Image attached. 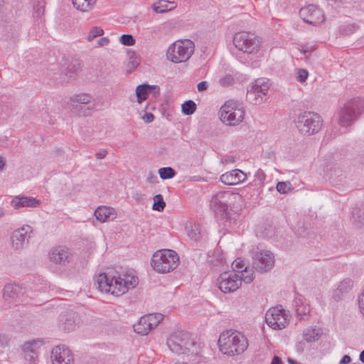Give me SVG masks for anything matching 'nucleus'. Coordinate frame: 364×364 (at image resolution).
Instances as JSON below:
<instances>
[{"instance_id": "f257e3e1", "label": "nucleus", "mask_w": 364, "mask_h": 364, "mask_svg": "<svg viewBox=\"0 0 364 364\" xmlns=\"http://www.w3.org/2000/svg\"><path fill=\"white\" fill-rule=\"evenodd\" d=\"M138 283V277L129 274L122 277L104 272L100 274L97 279L98 289L101 291L110 293L116 296L125 294L129 289L134 288Z\"/></svg>"}, {"instance_id": "f03ea898", "label": "nucleus", "mask_w": 364, "mask_h": 364, "mask_svg": "<svg viewBox=\"0 0 364 364\" xmlns=\"http://www.w3.org/2000/svg\"><path fill=\"white\" fill-rule=\"evenodd\" d=\"M218 346L223 353L233 356L241 354L247 350L248 341L241 332L229 329L220 333Z\"/></svg>"}, {"instance_id": "7ed1b4c3", "label": "nucleus", "mask_w": 364, "mask_h": 364, "mask_svg": "<svg viewBox=\"0 0 364 364\" xmlns=\"http://www.w3.org/2000/svg\"><path fill=\"white\" fill-rule=\"evenodd\" d=\"M169 350L178 355H196L200 353V346L191 336L183 331L172 333L166 340Z\"/></svg>"}, {"instance_id": "20e7f679", "label": "nucleus", "mask_w": 364, "mask_h": 364, "mask_svg": "<svg viewBox=\"0 0 364 364\" xmlns=\"http://www.w3.org/2000/svg\"><path fill=\"white\" fill-rule=\"evenodd\" d=\"M296 127L300 134L305 136H311L317 134L321 130L323 119L321 117L310 111L299 112L295 119Z\"/></svg>"}, {"instance_id": "39448f33", "label": "nucleus", "mask_w": 364, "mask_h": 364, "mask_svg": "<svg viewBox=\"0 0 364 364\" xmlns=\"http://www.w3.org/2000/svg\"><path fill=\"white\" fill-rule=\"evenodd\" d=\"M364 112V100L360 97L348 101L338 113V122L342 127H348L357 121Z\"/></svg>"}, {"instance_id": "423d86ee", "label": "nucleus", "mask_w": 364, "mask_h": 364, "mask_svg": "<svg viewBox=\"0 0 364 364\" xmlns=\"http://www.w3.org/2000/svg\"><path fill=\"white\" fill-rule=\"evenodd\" d=\"M179 263L178 254L171 250H161L156 251L152 256L151 264L153 269L159 273H168L175 269Z\"/></svg>"}, {"instance_id": "0eeeda50", "label": "nucleus", "mask_w": 364, "mask_h": 364, "mask_svg": "<svg viewBox=\"0 0 364 364\" xmlns=\"http://www.w3.org/2000/svg\"><path fill=\"white\" fill-rule=\"evenodd\" d=\"M235 48L248 55L258 56L261 50V41L252 33L241 31L236 33L233 38Z\"/></svg>"}, {"instance_id": "6e6552de", "label": "nucleus", "mask_w": 364, "mask_h": 364, "mask_svg": "<svg viewBox=\"0 0 364 364\" xmlns=\"http://www.w3.org/2000/svg\"><path fill=\"white\" fill-rule=\"evenodd\" d=\"M194 43L189 39L181 40L173 43L167 50V59L178 63L187 61L193 54Z\"/></svg>"}, {"instance_id": "1a4fd4ad", "label": "nucleus", "mask_w": 364, "mask_h": 364, "mask_svg": "<svg viewBox=\"0 0 364 364\" xmlns=\"http://www.w3.org/2000/svg\"><path fill=\"white\" fill-rule=\"evenodd\" d=\"M220 119L227 125L236 126L244 119L245 111L241 104L235 101H228L221 107Z\"/></svg>"}, {"instance_id": "9d476101", "label": "nucleus", "mask_w": 364, "mask_h": 364, "mask_svg": "<svg viewBox=\"0 0 364 364\" xmlns=\"http://www.w3.org/2000/svg\"><path fill=\"white\" fill-rule=\"evenodd\" d=\"M269 80L267 78L255 80L247 89L246 98L251 104L259 105L266 100L269 89Z\"/></svg>"}, {"instance_id": "9b49d317", "label": "nucleus", "mask_w": 364, "mask_h": 364, "mask_svg": "<svg viewBox=\"0 0 364 364\" xmlns=\"http://www.w3.org/2000/svg\"><path fill=\"white\" fill-rule=\"evenodd\" d=\"M250 253L252 259V266L257 271L265 272L273 267L274 257L270 251L260 250L256 247H253Z\"/></svg>"}, {"instance_id": "f8f14e48", "label": "nucleus", "mask_w": 364, "mask_h": 364, "mask_svg": "<svg viewBox=\"0 0 364 364\" xmlns=\"http://www.w3.org/2000/svg\"><path fill=\"white\" fill-rule=\"evenodd\" d=\"M289 314L279 307L269 309L266 313L265 320L267 325L274 330H281L287 327L289 322Z\"/></svg>"}, {"instance_id": "ddd939ff", "label": "nucleus", "mask_w": 364, "mask_h": 364, "mask_svg": "<svg viewBox=\"0 0 364 364\" xmlns=\"http://www.w3.org/2000/svg\"><path fill=\"white\" fill-rule=\"evenodd\" d=\"M163 319L161 314H150L141 317L139 321L133 326L134 331L141 335H147L156 328Z\"/></svg>"}, {"instance_id": "4468645a", "label": "nucleus", "mask_w": 364, "mask_h": 364, "mask_svg": "<svg viewBox=\"0 0 364 364\" xmlns=\"http://www.w3.org/2000/svg\"><path fill=\"white\" fill-rule=\"evenodd\" d=\"M219 289L225 294L231 293L239 289L240 280L235 272H225L218 278Z\"/></svg>"}, {"instance_id": "2eb2a0df", "label": "nucleus", "mask_w": 364, "mask_h": 364, "mask_svg": "<svg viewBox=\"0 0 364 364\" xmlns=\"http://www.w3.org/2000/svg\"><path fill=\"white\" fill-rule=\"evenodd\" d=\"M79 323L80 316L77 312L73 310L60 313L58 319V328L66 333L75 331Z\"/></svg>"}, {"instance_id": "dca6fc26", "label": "nucleus", "mask_w": 364, "mask_h": 364, "mask_svg": "<svg viewBox=\"0 0 364 364\" xmlns=\"http://www.w3.org/2000/svg\"><path fill=\"white\" fill-rule=\"evenodd\" d=\"M299 16L304 22L314 26L318 25L324 21L323 11L313 4L302 7L299 11Z\"/></svg>"}, {"instance_id": "f3484780", "label": "nucleus", "mask_w": 364, "mask_h": 364, "mask_svg": "<svg viewBox=\"0 0 364 364\" xmlns=\"http://www.w3.org/2000/svg\"><path fill=\"white\" fill-rule=\"evenodd\" d=\"M53 364H73L74 358L70 350L64 345L55 346L51 351Z\"/></svg>"}, {"instance_id": "a211bd4d", "label": "nucleus", "mask_w": 364, "mask_h": 364, "mask_svg": "<svg viewBox=\"0 0 364 364\" xmlns=\"http://www.w3.org/2000/svg\"><path fill=\"white\" fill-rule=\"evenodd\" d=\"M30 232H31V228L29 225L23 226L14 230L11 236L13 248L18 250L26 247L28 243Z\"/></svg>"}, {"instance_id": "6ab92c4d", "label": "nucleus", "mask_w": 364, "mask_h": 364, "mask_svg": "<svg viewBox=\"0 0 364 364\" xmlns=\"http://www.w3.org/2000/svg\"><path fill=\"white\" fill-rule=\"evenodd\" d=\"M50 262L62 267L68 266L73 260V255L69 249L58 247L52 249L49 253Z\"/></svg>"}, {"instance_id": "aec40b11", "label": "nucleus", "mask_w": 364, "mask_h": 364, "mask_svg": "<svg viewBox=\"0 0 364 364\" xmlns=\"http://www.w3.org/2000/svg\"><path fill=\"white\" fill-rule=\"evenodd\" d=\"M43 346L40 340L26 343L23 346L25 360L28 364H38V350Z\"/></svg>"}, {"instance_id": "412c9836", "label": "nucleus", "mask_w": 364, "mask_h": 364, "mask_svg": "<svg viewBox=\"0 0 364 364\" xmlns=\"http://www.w3.org/2000/svg\"><path fill=\"white\" fill-rule=\"evenodd\" d=\"M246 178L247 173L240 169L235 168L222 174L220 180L227 186H234L245 181Z\"/></svg>"}, {"instance_id": "4be33fe9", "label": "nucleus", "mask_w": 364, "mask_h": 364, "mask_svg": "<svg viewBox=\"0 0 364 364\" xmlns=\"http://www.w3.org/2000/svg\"><path fill=\"white\" fill-rule=\"evenodd\" d=\"M326 174L330 181L335 186L342 185L346 182L348 177L346 169L338 164L331 167Z\"/></svg>"}, {"instance_id": "5701e85b", "label": "nucleus", "mask_w": 364, "mask_h": 364, "mask_svg": "<svg viewBox=\"0 0 364 364\" xmlns=\"http://www.w3.org/2000/svg\"><path fill=\"white\" fill-rule=\"evenodd\" d=\"M149 93H152L154 96H157L160 93V88L158 85H150L148 84H141L136 88V95L137 97V102L141 103L146 100L147 95Z\"/></svg>"}, {"instance_id": "b1692460", "label": "nucleus", "mask_w": 364, "mask_h": 364, "mask_svg": "<svg viewBox=\"0 0 364 364\" xmlns=\"http://www.w3.org/2000/svg\"><path fill=\"white\" fill-rule=\"evenodd\" d=\"M81 71V63L78 60H74L69 63L67 68L62 73V77L64 81L68 82L71 79H75Z\"/></svg>"}, {"instance_id": "393cba45", "label": "nucleus", "mask_w": 364, "mask_h": 364, "mask_svg": "<svg viewBox=\"0 0 364 364\" xmlns=\"http://www.w3.org/2000/svg\"><path fill=\"white\" fill-rule=\"evenodd\" d=\"M353 287V282L349 278L344 279L340 282L333 292V298L336 301L341 300L343 295L348 293Z\"/></svg>"}, {"instance_id": "a878e982", "label": "nucleus", "mask_w": 364, "mask_h": 364, "mask_svg": "<svg viewBox=\"0 0 364 364\" xmlns=\"http://www.w3.org/2000/svg\"><path fill=\"white\" fill-rule=\"evenodd\" d=\"M95 216L96 219L100 223H105L110 218L112 219L115 218L116 213L113 208L107 206H100L95 211Z\"/></svg>"}, {"instance_id": "bb28decb", "label": "nucleus", "mask_w": 364, "mask_h": 364, "mask_svg": "<svg viewBox=\"0 0 364 364\" xmlns=\"http://www.w3.org/2000/svg\"><path fill=\"white\" fill-rule=\"evenodd\" d=\"M15 208L21 207H36L39 204V200L32 197H16L11 201Z\"/></svg>"}, {"instance_id": "cd10ccee", "label": "nucleus", "mask_w": 364, "mask_h": 364, "mask_svg": "<svg viewBox=\"0 0 364 364\" xmlns=\"http://www.w3.org/2000/svg\"><path fill=\"white\" fill-rule=\"evenodd\" d=\"M92 97L87 94H78L72 96L68 102L70 108L77 107L78 105H88L92 102Z\"/></svg>"}, {"instance_id": "c85d7f7f", "label": "nucleus", "mask_w": 364, "mask_h": 364, "mask_svg": "<svg viewBox=\"0 0 364 364\" xmlns=\"http://www.w3.org/2000/svg\"><path fill=\"white\" fill-rule=\"evenodd\" d=\"M186 230L191 240L196 242L201 237V230L199 224L189 222L186 225Z\"/></svg>"}, {"instance_id": "c756f323", "label": "nucleus", "mask_w": 364, "mask_h": 364, "mask_svg": "<svg viewBox=\"0 0 364 364\" xmlns=\"http://www.w3.org/2000/svg\"><path fill=\"white\" fill-rule=\"evenodd\" d=\"M97 0H72L74 7L82 12L92 9Z\"/></svg>"}, {"instance_id": "7c9ffc66", "label": "nucleus", "mask_w": 364, "mask_h": 364, "mask_svg": "<svg viewBox=\"0 0 364 364\" xmlns=\"http://www.w3.org/2000/svg\"><path fill=\"white\" fill-rule=\"evenodd\" d=\"M174 2L166 0H159L154 4L152 8L156 13H164L175 8Z\"/></svg>"}, {"instance_id": "2f4dec72", "label": "nucleus", "mask_w": 364, "mask_h": 364, "mask_svg": "<svg viewBox=\"0 0 364 364\" xmlns=\"http://www.w3.org/2000/svg\"><path fill=\"white\" fill-rule=\"evenodd\" d=\"M319 336V330L316 328H307L303 333L304 339L309 343L317 341Z\"/></svg>"}, {"instance_id": "473e14b6", "label": "nucleus", "mask_w": 364, "mask_h": 364, "mask_svg": "<svg viewBox=\"0 0 364 364\" xmlns=\"http://www.w3.org/2000/svg\"><path fill=\"white\" fill-rule=\"evenodd\" d=\"M18 289V287L16 285L8 284L5 285L4 288L3 296L5 299H14L17 296L18 293L17 291Z\"/></svg>"}, {"instance_id": "72a5a7b5", "label": "nucleus", "mask_w": 364, "mask_h": 364, "mask_svg": "<svg viewBox=\"0 0 364 364\" xmlns=\"http://www.w3.org/2000/svg\"><path fill=\"white\" fill-rule=\"evenodd\" d=\"M239 275L240 284H242V281H243L246 284H250L254 279V273L252 269H248L247 267H245L242 271H239L237 273Z\"/></svg>"}, {"instance_id": "f704fd0d", "label": "nucleus", "mask_w": 364, "mask_h": 364, "mask_svg": "<svg viewBox=\"0 0 364 364\" xmlns=\"http://www.w3.org/2000/svg\"><path fill=\"white\" fill-rule=\"evenodd\" d=\"M196 110V104L193 100H187L181 105V111L186 115H191Z\"/></svg>"}, {"instance_id": "c9c22d12", "label": "nucleus", "mask_w": 364, "mask_h": 364, "mask_svg": "<svg viewBox=\"0 0 364 364\" xmlns=\"http://www.w3.org/2000/svg\"><path fill=\"white\" fill-rule=\"evenodd\" d=\"M159 174L161 179H170L175 176L176 171L171 167H164L159 170Z\"/></svg>"}, {"instance_id": "e433bc0d", "label": "nucleus", "mask_w": 364, "mask_h": 364, "mask_svg": "<svg viewBox=\"0 0 364 364\" xmlns=\"http://www.w3.org/2000/svg\"><path fill=\"white\" fill-rule=\"evenodd\" d=\"M211 207L216 213H220V215L227 214L228 210L229 205L228 203L225 202L220 203H213V199L211 200Z\"/></svg>"}, {"instance_id": "4c0bfd02", "label": "nucleus", "mask_w": 364, "mask_h": 364, "mask_svg": "<svg viewBox=\"0 0 364 364\" xmlns=\"http://www.w3.org/2000/svg\"><path fill=\"white\" fill-rule=\"evenodd\" d=\"M231 196L232 193L228 191L218 192L213 197V203H220L221 201L228 204V200Z\"/></svg>"}, {"instance_id": "58836bf2", "label": "nucleus", "mask_w": 364, "mask_h": 364, "mask_svg": "<svg viewBox=\"0 0 364 364\" xmlns=\"http://www.w3.org/2000/svg\"><path fill=\"white\" fill-rule=\"evenodd\" d=\"M166 206L162 195L157 194L154 197L152 209L157 211H162Z\"/></svg>"}, {"instance_id": "ea45409f", "label": "nucleus", "mask_w": 364, "mask_h": 364, "mask_svg": "<svg viewBox=\"0 0 364 364\" xmlns=\"http://www.w3.org/2000/svg\"><path fill=\"white\" fill-rule=\"evenodd\" d=\"M104 34V31L100 27H93L89 32V34L87 36V41H92L94 38L101 36Z\"/></svg>"}, {"instance_id": "a19ab883", "label": "nucleus", "mask_w": 364, "mask_h": 364, "mask_svg": "<svg viewBox=\"0 0 364 364\" xmlns=\"http://www.w3.org/2000/svg\"><path fill=\"white\" fill-rule=\"evenodd\" d=\"M357 28L358 26L354 23L345 25L341 26L340 33L342 35L348 36L353 33L357 30Z\"/></svg>"}, {"instance_id": "79ce46f5", "label": "nucleus", "mask_w": 364, "mask_h": 364, "mask_svg": "<svg viewBox=\"0 0 364 364\" xmlns=\"http://www.w3.org/2000/svg\"><path fill=\"white\" fill-rule=\"evenodd\" d=\"M120 43L124 46H133L135 44V39L131 34H123L119 39Z\"/></svg>"}, {"instance_id": "37998d69", "label": "nucleus", "mask_w": 364, "mask_h": 364, "mask_svg": "<svg viewBox=\"0 0 364 364\" xmlns=\"http://www.w3.org/2000/svg\"><path fill=\"white\" fill-rule=\"evenodd\" d=\"M245 267V263L244 261L240 259H237L232 263V270L231 272L237 273L239 271H242Z\"/></svg>"}, {"instance_id": "c03bdc74", "label": "nucleus", "mask_w": 364, "mask_h": 364, "mask_svg": "<svg viewBox=\"0 0 364 364\" xmlns=\"http://www.w3.org/2000/svg\"><path fill=\"white\" fill-rule=\"evenodd\" d=\"M290 183L289 181L287 182H278L277 184V190L280 193H287L288 191L290 188Z\"/></svg>"}, {"instance_id": "a18cd8bd", "label": "nucleus", "mask_w": 364, "mask_h": 364, "mask_svg": "<svg viewBox=\"0 0 364 364\" xmlns=\"http://www.w3.org/2000/svg\"><path fill=\"white\" fill-rule=\"evenodd\" d=\"M234 81V78L230 75H226L221 77L219 80V83L223 87H227L230 85Z\"/></svg>"}, {"instance_id": "49530a36", "label": "nucleus", "mask_w": 364, "mask_h": 364, "mask_svg": "<svg viewBox=\"0 0 364 364\" xmlns=\"http://www.w3.org/2000/svg\"><path fill=\"white\" fill-rule=\"evenodd\" d=\"M296 74V79L300 82H304L309 76V73L305 69H298Z\"/></svg>"}, {"instance_id": "de8ad7c7", "label": "nucleus", "mask_w": 364, "mask_h": 364, "mask_svg": "<svg viewBox=\"0 0 364 364\" xmlns=\"http://www.w3.org/2000/svg\"><path fill=\"white\" fill-rule=\"evenodd\" d=\"M44 12V4L43 2H38L34 6V13L36 15V17L40 18L43 14Z\"/></svg>"}, {"instance_id": "09e8293b", "label": "nucleus", "mask_w": 364, "mask_h": 364, "mask_svg": "<svg viewBox=\"0 0 364 364\" xmlns=\"http://www.w3.org/2000/svg\"><path fill=\"white\" fill-rule=\"evenodd\" d=\"M353 218L355 221L360 223L361 225L364 224V212H362L360 210H358L356 213H353Z\"/></svg>"}, {"instance_id": "8fccbe9b", "label": "nucleus", "mask_w": 364, "mask_h": 364, "mask_svg": "<svg viewBox=\"0 0 364 364\" xmlns=\"http://www.w3.org/2000/svg\"><path fill=\"white\" fill-rule=\"evenodd\" d=\"M358 304H359V308H360V312L362 313L363 315H364V290L361 293V294L359 296Z\"/></svg>"}, {"instance_id": "3c124183", "label": "nucleus", "mask_w": 364, "mask_h": 364, "mask_svg": "<svg viewBox=\"0 0 364 364\" xmlns=\"http://www.w3.org/2000/svg\"><path fill=\"white\" fill-rule=\"evenodd\" d=\"M255 176L256 177V178L261 183H263V181H264L265 179V174L264 173V171L259 168L257 172L255 173Z\"/></svg>"}, {"instance_id": "603ef678", "label": "nucleus", "mask_w": 364, "mask_h": 364, "mask_svg": "<svg viewBox=\"0 0 364 364\" xmlns=\"http://www.w3.org/2000/svg\"><path fill=\"white\" fill-rule=\"evenodd\" d=\"M142 119L144 121V122L150 123V122L154 121V116L151 112H146V113L144 114V115L143 116Z\"/></svg>"}, {"instance_id": "864d4df0", "label": "nucleus", "mask_w": 364, "mask_h": 364, "mask_svg": "<svg viewBox=\"0 0 364 364\" xmlns=\"http://www.w3.org/2000/svg\"><path fill=\"white\" fill-rule=\"evenodd\" d=\"M208 87V85L206 81H202L197 85V89L199 92L205 91Z\"/></svg>"}, {"instance_id": "5fc2aeb1", "label": "nucleus", "mask_w": 364, "mask_h": 364, "mask_svg": "<svg viewBox=\"0 0 364 364\" xmlns=\"http://www.w3.org/2000/svg\"><path fill=\"white\" fill-rule=\"evenodd\" d=\"M312 50L313 47H306V48H303L302 50H301V52L303 53V54L305 55V58L308 59Z\"/></svg>"}, {"instance_id": "6e6d98bb", "label": "nucleus", "mask_w": 364, "mask_h": 364, "mask_svg": "<svg viewBox=\"0 0 364 364\" xmlns=\"http://www.w3.org/2000/svg\"><path fill=\"white\" fill-rule=\"evenodd\" d=\"M107 154V150L102 149V150H100V151L97 152L95 154V156H96L97 159H102L106 156Z\"/></svg>"}, {"instance_id": "4d7b16f0", "label": "nucleus", "mask_w": 364, "mask_h": 364, "mask_svg": "<svg viewBox=\"0 0 364 364\" xmlns=\"http://www.w3.org/2000/svg\"><path fill=\"white\" fill-rule=\"evenodd\" d=\"M9 338L6 336L0 334V346H4L8 344Z\"/></svg>"}, {"instance_id": "13d9d810", "label": "nucleus", "mask_w": 364, "mask_h": 364, "mask_svg": "<svg viewBox=\"0 0 364 364\" xmlns=\"http://www.w3.org/2000/svg\"><path fill=\"white\" fill-rule=\"evenodd\" d=\"M351 362V358L348 355H345L339 361V364H348Z\"/></svg>"}, {"instance_id": "bf43d9fd", "label": "nucleus", "mask_w": 364, "mask_h": 364, "mask_svg": "<svg viewBox=\"0 0 364 364\" xmlns=\"http://www.w3.org/2000/svg\"><path fill=\"white\" fill-rule=\"evenodd\" d=\"M109 43V41L107 38L106 37H103V38H101L98 41H97V43H98V46H107Z\"/></svg>"}, {"instance_id": "052dcab7", "label": "nucleus", "mask_w": 364, "mask_h": 364, "mask_svg": "<svg viewBox=\"0 0 364 364\" xmlns=\"http://www.w3.org/2000/svg\"><path fill=\"white\" fill-rule=\"evenodd\" d=\"M271 364H284L282 359L277 356L274 355L272 360Z\"/></svg>"}, {"instance_id": "680f3d73", "label": "nucleus", "mask_w": 364, "mask_h": 364, "mask_svg": "<svg viewBox=\"0 0 364 364\" xmlns=\"http://www.w3.org/2000/svg\"><path fill=\"white\" fill-rule=\"evenodd\" d=\"M6 166V161L4 157L0 156V173L3 171Z\"/></svg>"}, {"instance_id": "e2e57ef3", "label": "nucleus", "mask_w": 364, "mask_h": 364, "mask_svg": "<svg viewBox=\"0 0 364 364\" xmlns=\"http://www.w3.org/2000/svg\"><path fill=\"white\" fill-rule=\"evenodd\" d=\"M359 359L362 363H364V350L360 352Z\"/></svg>"}, {"instance_id": "0e129e2a", "label": "nucleus", "mask_w": 364, "mask_h": 364, "mask_svg": "<svg viewBox=\"0 0 364 364\" xmlns=\"http://www.w3.org/2000/svg\"><path fill=\"white\" fill-rule=\"evenodd\" d=\"M287 361L289 364H297L294 360H293L290 358H288Z\"/></svg>"}, {"instance_id": "69168bd1", "label": "nucleus", "mask_w": 364, "mask_h": 364, "mask_svg": "<svg viewBox=\"0 0 364 364\" xmlns=\"http://www.w3.org/2000/svg\"><path fill=\"white\" fill-rule=\"evenodd\" d=\"M4 215V210L3 208L0 207V218Z\"/></svg>"}, {"instance_id": "338daca9", "label": "nucleus", "mask_w": 364, "mask_h": 364, "mask_svg": "<svg viewBox=\"0 0 364 364\" xmlns=\"http://www.w3.org/2000/svg\"><path fill=\"white\" fill-rule=\"evenodd\" d=\"M296 311L299 315H301V313H300L298 309L296 310Z\"/></svg>"}]
</instances>
